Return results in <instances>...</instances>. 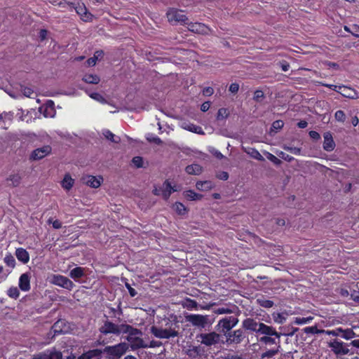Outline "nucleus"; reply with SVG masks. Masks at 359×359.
<instances>
[{
	"instance_id": "obj_1",
	"label": "nucleus",
	"mask_w": 359,
	"mask_h": 359,
	"mask_svg": "<svg viewBox=\"0 0 359 359\" xmlns=\"http://www.w3.org/2000/svg\"><path fill=\"white\" fill-rule=\"evenodd\" d=\"M242 328L251 333H255L259 337L258 341L265 346L275 345L274 347L262 353L261 359L271 358L280 351L281 332L276 329L264 323L257 321L252 318H247L242 322Z\"/></svg>"
},
{
	"instance_id": "obj_2",
	"label": "nucleus",
	"mask_w": 359,
	"mask_h": 359,
	"mask_svg": "<svg viewBox=\"0 0 359 359\" xmlns=\"http://www.w3.org/2000/svg\"><path fill=\"white\" fill-rule=\"evenodd\" d=\"M132 330L131 325L128 324H116L107 319L103 322V325L99 327V332L104 334H115L119 336L121 334H125L129 330Z\"/></svg>"
},
{
	"instance_id": "obj_3",
	"label": "nucleus",
	"mask_w": 359,
	"mask_h": 359,
	"mask_svg": "<svg viewBox=\"0 0 359 359\" xmlns=\"http://www.w3.org/2000/svg\"><path fill=\"white\" fill-rule=\"evenodd\" d=\"M180 330V325L177 320L170 322V325L166 328H160L156 326L151 327V332L157 338L159 339H170L171 337H178Z\"/></svg>"
},
{
	"instance_id": "obj_4",
	"label": "nucleus",
	"mask_w": 359,
	"mask_h": 359,
	"mask_svg": "<svg viewBox=\"0 0 359 359\" xmlns=\"http://www.w3.org/2000/svg\"><path fill=\"white\" fill-rule=\"evenodd\" d=\"M132 330L126 334H128L126 339L130 344L133 348H148V344L144 341V340L139 337L138 335L141 334L142 332L137 328L133 327L131 325Z\"/></svg>"
},
{
	"instance_id": "obj_5",
	"label": "nucleus",
	"mask_w": 359,
	"mask_h": 359,
	"mask_svg": "<svg viewBox=\"0 0 359 359\" xmlns=\"http://www.w3.org/2000/svg\"><path fill=\"white\" fill-rule=\"evenodd\" d=\"M196 340L206 346H215L220 342L221 336L215 332L196 334Z\"/></svg>"
},
{
	"instance_id": "obj_6",
	"label": "nucleus",
	"mask_w": 359,
	"mask_h": 359,
	"mask_svg": "<svg viewBox=\"0 0 359 359\" xmlns=\"http://www.w3.org/2000/svg\"><path fill=\"white\" fill-rule=\"evenodd\" d=\"M128 346L126 343H119L114 346H107L103 349V353L108 355L110 359H118L126 353Z\"/></svg>"
},
{
	"instance_id": "obj_7",
	"label": "nucleus",
	"mask_w": 359,
	"mask_h": 359,
	"mask_svg": "<svg viewBox=\"0 0 359 359\" xmlns=\"http://www.w3.org/2000/svg\"><path fill=\"white\" fill-rule=\"evenodd\" d=\"M168 20L171 24L180 23L182 25L187 24L188 18L183 14V11L177 8H170L166 13Z\"/></svg>"
},
{
	"instance_id": "obj_8",
	"label": "nucleus",
	"mask_w": 359,
	"mask_h": 359,
	"mask_svg": "<svg viewBox=\"0 0 359 359\" xmlns=\"http://www.w3.org/2000/svg\"><path fill=\"white\" fill-rule=\"evenodd\" d=\"M238 323V319L233 316H226L220 319L217 326L219 327V331L225 336L226 333H229L231 329L234 327Z\"/></svg>"
},
{
	"instance_id": "obj_9",
	"label": "nucleus",
	"mask_w": 359,
	"mask_h": 359,
	"mask_svg": "<svg viewBox=\"0 0 359 359\" xmlns=\"http://www.w3.org/2000/svg\"><path fill=\"white\" fill-rule=\"evenodd\" d=\"M177 191L175 186H172L169 181H164L162 187L155 186L152 192L156 196H162L167 201L170 194Z\"/></svg>"
},
{
	"instance_id": "obj_10",
	"label": "nucleus",
	"mask_w": 359,
	"mask_h": 359,
	"mask_svg": "<svg viewBox=\"0 0 359 359\" xmlns=\"http://www.w3.org/2000/svg\"><path fill=\"white\" fill-rule=\"evenodd\" d=\"M32 359H62V353L53 347L34 354Z\"/></svg>"
},
{
	"instance_id": "obj_11",
	"label": "nucleus",
	"mask_w": 359,
	"mask_h": 359,
	"mask_svg": "<svg viewBox=\"0 0 359 359\" xmlns=\"http://www.w3.org/2000/svg\"><path fill=\"white\" fill-rule=\"evenodd\" d=\"M226 341L229 344H241L245 337L243 331L241 329L231 331L229 333H226L225 335Z\"/></svg>"
},
{
	"instance_id": "obj_12",
	"label": "nucleus",
	"mask_w": 359,
	"mask_h": 359,
	"mask_svg": "<svg viewBox=\"0 0 359 359\" xmlns=\"http://www.w3.org/2000/svg\"><path fill=\"white\" fill-rule=\"evenodd\" d=\"M186 320L192 325L204 328L208 324V317L200 314H189Z\"/></svg>"
},
{
	"instance_id": "obj_13",
	"label": "nucleus",
	"mask_w": 359,
	"mask_h": 359,
	"mask_svg": "<svg viewBox=\"0 0 359 359\" xmlns=\"http://www.w3.org/2000/svg\"><path fill=\"white\" fill-rule=\"evenodd\" d=\"M187 25L188 29L194 33L206 35L211 32L210 29L203 23L187 22Z\"/></svg>"
},
{
	"instance_id": "obj_14",
	"label": "nucleus",
	"mask_w": 359,
	"mask_h": 359,
	"mask_svg": "<svg viewBox=\"0 0 359 359\" xmlns=\"http://www.w3.org/2000/svg\"><path fill=\"white\" fill-rule=\"evenodd\" d=\"M52 149L49 145L43 146L34 149L31 155L30 159L34 161L41 160L51 153Z\"/></svg>"
},
{
	"instance_id": "obj_15",
	"label": "nucleus",
	"mask_w": 359,
	"mask_h": 359,
	"mask_svg": "<svg viewBox=\"0 0 359 359\" xmlns=\"http://www.w3.org/2000/svg\"><path fill=\"white\" fill-rule=\"evenodd\" d=\"M39 111L46 118L54 117L56 114L54 102L48 100L43 105L39 107Z\"/></svg>"
},
{
	"instance_id": "obj_16",
	"label": "nucleus",
	"mask_w": 359,
	"mask_h": 359,
	"mask_svg": "<svg viewBox=\"0 0 359 359\" xmlns=\"http://www.w3.org/2000/svg\"><path fill=\"white\" fill-rule=\"evenodd\" d=\"M54 284L69 290H72L74 287V284L71 280L61 275L54 276Z\"/></svg>"
},
{
	"instance_id": "obj_17",
	"label": "nucleus",
	"mask_w": 359,
	"mask_h": 359,
	"mask_svg": "<svg viewBox=\"0 0 359 359\" xmlns=\"http://www.w3.org/2000/svg\"><path fill=\"white\" fill-rule=\"evenodd\" d=\"M337 92L349 99H357L358 97V93L355 89L346 86H339V90Z\"/></svg>"
},
{
	"instance_id": "obj_18",
	"label": "nucleus",
	"mask_w": 359,
	"mask_h": 359,
	"mask_svg": "<svg viewBox=\"0 0 359 359\" xmlns=\"http://www.w3.org/2000/svg\"><path fill=\"white\" fill-rule=\"evenodd\" d=\"M328 346L336 354H346L348 352V349L344 348V342L337 339L330 341Z\"/></svg>"
},
{
	"instance_id": "obj_19",
	"label": "nucleus",
	"mask_w": 359,
	"mask_h": 359,
	"mask_svg": "<svg viewBox=\"0 0 359 359\" xmlns=\"http://www.w3.org/2000/svg\"><path fill=\"white\" fill-rule=\"evenodd\" d=\"M324 142L323 149L327 151H331L334 150L335 147V143L333 140L332 135L330 132H326L323 135Z\"/></svg>"
},
{
	"instance_id": "obj_20",
	"label": "nucleus",
	"mask_w": 359,
	"mask_h": 359,
	"mask_svg": "<svg viewBox=\"0 0 359 359\" xmlns=\"http://www.w3.org/2000/svg\"><path fill=\"white\" fill-rule=\"evenodd\" d=\"M19 287L24 292L30 290V277L27 273H22L19 278Z\"/></svg>"
},
{
	"instance_id": "obj_21",
	"label": "nucleus",
	"mask_w": 359,
	"mask_h": 359,
	"mask_svg": "<svg viewBox=\"0 0 359 359\" xmlns=\"http://www.w3.org/2000/svg\"><path fill=\"white\" fill-rule=\"evenodd\" d=\"M181 128L184 129V130H189L190 132H192V133H196V134H199V135H204L205 133L204 131L203 130L202 128L200 127V126H196L193 123H191L189 122H182L180 125Z\"/></svg>"
},
{
	"instance_id": "obj_22",
	"label": "nucleus",
	"mask_w": 359,
	"mask_h": 359,
	"mask_svg": "<svg viewBox=\"0 0 359 359\" xmlns=\"http://www.w3.org/2000/svg\"><path fill=\"white\" fill-rule=\"evenodd\" d=\"M15 256L17 259L23 264H27L29 261V255L28 252L22 248L16 249Z\"/></svg>"
},
{
	"instance_id": "obj_23",
	"label": "nucleus",
	"mask_w": 359,
	"mask_h": 359,
	"mask_svg": "<svg viewBox=\"0 0 359 359\" xmlns=\"http://www.w3.org/2000/svg\"><path fill=\"white\" fill-rule=\"evenodd\" d=\"M243 150L252 158L260 161H264V158L261 154L255 149L252 147H242Z\"/></svg>"
},
{
	"instance_id": "obj_24",
	"label": "nucleus",
	"mask_w": 359,
	"mask_h": 359,
	"mask_svg": "<svg viewBox=\"0 0 359 359\" xmlns=\"http://www.w3.org/2000/svg\"><path fill=\"white\" fill-rule=\"evenodd\" d=\"M214 186V181H196V184L197 189L203 191H208Z\"/></svg>"
},
{
	"instance_id": "obj_25",
	"label": "nucleus",
	"mask_w": 359,
	"mask_h": 359,
	"mask_svg": "<svg viewBox=\"0 0 359 359\" xmlns=\"http://www.w3.org/2000/svg\"><path fill=\"white\" fill-rule=\"evenodd\" d=\"M183 196L188 201H199L203 198V195L198 194L193 190H187L184 191Z\"/></svg>"
},
{
	"instance_id": "obj_26",
	"label": "nucleus",
	"mask_w": 359,
	"mask_h": 359,
	"mask_svg": "<svg viewBox=\"0 0 359 359\" xmlns=\"http://www.w3.org/2000/svg\"><path fill=\"white\" fill-rule=\"evenodd\" d=\"M84 275V269L81 266L74 268L70 271L69 273V276L74 280L79 279L82 278Z\"/></svg>"
},
{
	"instance_id": "obj_27",
	"label": "nucleus",
	"mask_w": 359,
	"mask_h": 359,
	"mask_svg": "<svg viewBox=\"0 0 359 359\" xmlns=\"http://www.w3.org/2000/svg\"><path fill=\"white\" fill-rule=\"evenodd\" d=\"M202 167L198 164H192L186 167V172L189 175H199L202 172Z\"/></svg>"
},
{
	"instance_id": "obj_28",
	"label": "nucleus",
	"mask_w": 359,
	"mask_h": 359,
	"mask_svg": "<svg viewBox=\"0 0 359 359\" xmlns=\"http://www.w3.org/2000/svg\"><path fill=\"white\" fill-rule=\"evenodd\" d=\"M103 55H104V52L102 50H97L94 53L93 57L88 59V60H87L88 65L91 66V67L95 66L97 62V60L102 58Z\"/></svg>"
},
{
	"instance_id": "obj_29",
	"label": "nucleus",
	"mask_w": 359,
	"mask_h": 359,
	"mask_svg": "<svg viewBox=\"0 0 359 359\" xmlns=\"http://www.w3.org/2000/svg\"><path fill=\"white\" fill-rule=\"evenodd\" d=\"M182 306L188 310L197 309L198 303L194 299L186 298L182 303Z\"/></svg>"
},
{
	"instance_id": "obj_30",
	"label": "nucleus",
	"mask_w": 359,
	"mask_h": 359,
	"mask_svg": "<svg viewBox=\"0 0 359 359\" xmlns=\"http://www.w3.org/2000/svg\"><path fill=\"white\" fill-rule=\"evenodd\" d=\"M83 81L87 83L97 84L100 82V79L96 74H86L83 77Z\"/></svg>"
},
{
	"instance_id": "obj_31",
	"label": "nucleus",
	"mask_w": 359,
	"mask_h": 359,
	"mask_svg": "<svg viewBox=\"0 0 359 359\" xmlns=\"http://www.w3.org/2000/svg\"><path fill=\"white\" fill-rule=\"evenodd\" d=\"M173 208L176 211V212L180 215H184L188 212V209L185 207V205L180 203L176 202L173 205Z\"/></svg>"
},
{
	"instance_id": "obj_32",
	"label": "nucleus",
	"mask_w": 359,
	"mask_h": 359,
	"mask_svg": "<svg viewBox=\"0 0 359 359\" xmlns=\"http://www.w3.org/2000/svg\"><path fill=\"white\" fill-rule=\"evenodd\" d=\"M304 332L306 334H324L325 330L323 329H318L316 325L315 326H310V327H306L304 328Z\"/></svg>"
},
{
	"instance_id": "obj_33",
	"label": "nucleus",
	"mask_w": 359,
	"mask_h": 359,
	"mask_svg": "<svg viewBox=\"0 0 359 359\" xmlns=\"http://www.w3.org/2000/svg\"><path fill=\"white\" fill-rule=\"evenodd\" d=\"M257 304L264 308L269 309L273 307L274 303L273 301L269 299H266L264 298H258L257 299Z\"/></svg>"
},
{
	"instance_id": "obj_34",
	"label": "nucleus",
	"mask_w": 359,
	"mask_h": 359,
	"mask_svg": "<svg viewBox=\"0 0 359 359\" xmlns=\"http://www.w3.org/2000/svg\"><path fill=\"white\" fill-rule=\"evenodd\" d=\"M4 261L6 266L13 269L15 266V259L14 257L11 254L8 253L6 255Z\"/></svg>"
},
{
	"instance_id": "obj_35",
	"label": "nucleus",
	"mask_w": 359,
	"mask_h": 359,
	"mask_svg": "<svg viewBox=\"0 0 359 359\" xmlns=\"http://www.w3.org/2000/svg\"><path fill=\"white\" fill-rule=\"evenodd\" d=\"M7 294L9 297L17 299L20 296V291L17 287H11L7 291Z\"/></svg>"
},
{
	"instance_id": "obj_36",
	"label": "nucleus",
	"mask_w": 359,
	"mask_h": 359,
	"mask_svg": "<svg viewBox=\"0 0 359 359\" xmlns=\"http://www.w3.org/2000/svg\"><path fill=\"white\" fill-rule=\"evenodd\" d=\"M86 352L88 355L89 358L92 359L93 358H97L100 356H101V354L103 353V351L101 349H99V348H95V349L89 350Z\"/></svg>"
},
{
	"instance_id": "obj_37",
	"label": "nucleus",
	"mask_w": 359,
	"mask_h": 359,
	"mask_svg": "<svg viewBox=\"0 0 359 359\" xmlns=\"http://www.w3.org/2000/svg\"><path fill=\"white\" fill-rule=\"evenodd\" d=\"M341 333H342L341 337L346 340L351 339L355 335V332L351 329L343 330Z\"/></svg>"
},
{
	"instance_id": "obj_38",
	"label": "nucleus",
	"mask_w": 359,
	"mask_h": 359,
	"mask_svg": "<svg viewBox=\"0 0 359 359\" xmlns=\"http://www.w3.org/2000/svg\"><path fill=\"white\" fill-rule=\"evenodd\" d=\"M89 96L92 99H93L97 102H100L101 103H108L107 101L106 100V99L100 93H92L89 94Z\"/></svg>"
},
{
	"instance_id": "obj_39",
	"label": "nucleus",
	"mask_w": 359,
	"mask_h": 359,
	"mask_svg": "<svg viewBox=\"0 0 359 359\" xmlns=\"http://www.w3.org/2000/svg\"><path fill=\"white\" fill-rule=\"evenodd\" d=\"M313 320V317H297L294 320V323L297 325H304L310 323Z\"/></svg>"
},
{
	"instance_id": "obj_40",
	"label": "nucleus",
	"mask_w": 359,
	"mask_h": 359,
	"mask_svg": "<svg viewBox=\"0 0 359 359\" xmlns=\"http://www.w3.org/2000/svg\"><path fill=\"white\" fill-rule=\"evenodd\" d=\"M229 116V113L227 111V109L225 108H221L218 110L217 114V119L218 121L219 120H224Z\"/></svg>"
},
{
	"instance_id": "obj_41",
	"label": "nucleus",
	"mask_w": 359,
	"mask_h": 359,
	"mask_svg": "<svg viewBox=\"0 0 359 359\" xmlns=\"http://www.w3.org/2000/svg\"><path fill=\"white\" fill-rule=\"evenodd\" d=\"M103 135L108 140H111L113 142H118L120 139L119 137L115 138L114 135L109 130H105L103 132Z\"/></svg>"
},
{
	"instance_id": "obj_42",
	"label": "nucleus",
	"mask_w": 359,
	"mask_h": 359,
	"mask_svg": "<svg viewBox=\"0 0 359 359\" xmlns=\"http://www.w3.org/2000/svg\"><path fill=\"white\" fill-rule=\"evenodd\" d=\"M200 348L198 346H193L192 348L188 349L187 351V354L189 357L195 358L196 356L199 355Z\"/></svg>"
},
{
	"instance_id": "obj_43",
	"label": "nucleus",
	"mask_w": 359,
	"mask_h": 359,
	"mask_svg": "<svg viewBox=\"0 0 359 359\" xmlns=\"http://www.w3.org/2000/svg\"><path fill=\"white\" fill-rule=\"evenodd\" d=\"M264 154L266 155V158L273 162L275 165H280L281 163V161L276 156L273 155L272 154L265 151Z\"/></svg>"
},
{
	"instance_id": "obj_44",
	"label": "nucleus",
	"mask_w": 359,
	"mask_h": 359,
	"mask_svg": "<svg viewBox=\"0 0 359 359\" xmlns=\"http://www.w3.org/2000/svg\"><path fill=\"white\" fill-rule=\"evenodd\" d=\"M335 119L341 123H344L346 120V115L342 110H338L334 114Z\"/></svg>"
},
{
	"instance_id": "obj_45",
	"label": "nucleus",
	"mask_w": 359,
	"mask_h": 359,
	"mask_svg": "<svg viewBox=\"0 0 359 359\" xmlns=\"http://www.w3.org/2000/svg\"><path fill=\"white\" fill-rule=\"evenodd\" d=\"M20 90L25 96L28 97H31L32 95L34 93V91L32 88L22 86L20 87Z\"/></svg>"
},
{
	"instance_id": "obj_46",
	"label": "nucleus",
	"mask_w": 359,
	"mask_h": 359,
	"mask_svg": "<svg viewBox=\"0 0 359 359\" xmlns=\"http://www.w3.org/2000/svg\"><path fill=\"white\" fill-rule=\"evenodd\" d=\"M343 331V329L341 327H339L336 330H325V332H324V334H326L327 335H331V336H334V337H337V336H339V333H341V332Z\"/></svg>"
},
{
	"instance_id": "obj_47",
	"label": "nucleus",
	"mask_w": 359,
	"mask_h": 359,
	"mask_svg": "<svg viewBox=\"0 0 359 359\" xmlns=\"http://www.w3.org/2000/svg\"><path fill=\"white\" fill-rule=\"evenodd\" d=\"M61 186L63 189L68 191L74 186V181H60Z\"/></svg>"
},
{
	"instance_id": "obj_48",
	"label": "nucleus",
	"mask_w": 359,
	"mask_h": 359,
	"mask_svg": "<svg viewBox=\"0 0 359 359\" xmlns=\"http://www.w3.org/2000/svg\"><path fill=\"white\" fill-rule=\"evenodd\" d=\"M283 149L286 151H289L295 155H299L301 154V149L297 147H292L288 146H283Z\"/></svg>"
},
{
	"instance_id": "obj_49",
	"label": "nucleus",
	"mask_w": 359,
	"mask_h": 359,
	"mask_svg": "<svg viewBox=\"0 0 359 359\" xmlns=\"http://www.w3.org/2000/svg\"><path fill=\"white\" fill-rule=\"evenodd\" d=\"M264 97V94L262 90H257L254 93V100L256 102H260L262 99Z\"/></svg>"
},
{
	"instance_id": "obj_50",
	"label": "nucleus",
	"mask_w": 359,
	"mask_h": 359,
	"mask_svg": "<svg viewBox=\"0 0 359 359\" xmlns=\"http://www.w3.org/2000/svg\"><path fill=\"white\" fill-rule=\"evenodd\" d=\"M284 126V123L281 120L275 121L272 124V130H277L281 129Z\"/></svg>"
},
{
	"instance_id": "obj_51",
	"label": "nucleus",
	"mask_w": 359,
	"mask_h": 359,
	"mask_svg": "<svg viewBox=\"0 0 359 359\" xmlns=\"http://www.w3.org/2000/svg\"><path fill=\"white\" fill-rule=\"evenodd\" d=\"M147 140L149 142H154L156 144H161L163 143L162 140L158 137H154V136H152V135H148L147 137Z\"/></svg>"
},
{
	"instance_id": "obj_52",
	"label": "nucleus",
	"mask_w": 359,
	"mask_h": 359,
	"mask_svg": "<svg viewBox=\"0 0 359 359\" xmlns=\"http://www.w3.org/2000/svg\"><path fill=\"white\" fill-rule=\"evenodd\" d=\"M103 181H86V185L93 187V188H98L101 185V182Z\"/></svg>"
},
{
	"instance_id": "obj_53",
	"label": "nucleus",
	"mask_w": 359,
	"mask_h": 359,
	"mask_svg": "<svg viewBox=\"0 0 359 359\" xmlns=\"http://www.w3.org/2000/svg\"><path fill=\"white\" fill-rule=\"evenodd\" d=\"M142 158L140 156H135L133 158V163L137 168H140L142 166Z\"/></svg>"
},
{
	"instance_id": "obj_54",
	"label": "nucleus",
	"mask_w": 359,
	"mask_h": 359,
	"mask_svg": "<svg viewBox=\"0 0 359 359\" xmlns=\"http://www.w3.org/2000/svg\"><path fill=\"white\" fill-rule=\"evenodd\" d=\"M222 359H245L241 355L228 353Z\"/></svg>"
},
{
	"instance_id": "obj_55",
	"label": "nucleus",
	"mask_w": 359,
	"mask_h": 359,
	"mask_svg": "<svg viewBox=\"0 0 359 359\" xmlns=\"http://www.w3.org/2000/svg\"><path fill=\"white\" fill-rule=\"evenodd\" d=\"M126 287L128 289L130 297H134L137 294L136 290L133 287H132L128 283H126Z\"/></svg>"
},
{
	"instance_id": "obj_56",
	"label": "nucleus",
	"mask_w": 359,
	"mask_h": 359,
	"mask_svg": "<svg viewBox=\"0 0 359 359\" xmlns=\"http://www.w3.org/2000/svg\"><path fill=\"white\" fill-rule=\"evenodd\" d=\"M239 90V85L236 83H231L229 86V91L232 93H236Z\"/></svg>"
},
{
	"instance_id": "obj_57",
	"label": "nucleus",
	"mask_w": 359,
	"mask_h": 359,
	"mask_svg": "<svg viewBox=\"0 0 359 359\" xmlns=\"http://www.w3.org/2000/svg\"><path fill=\"white\" fill-rule=\"evenodd\" d=\"M214 90L212 87H206L203 90V95L210 96L213 94Z\"/></svg>"
},
{
	"instance_id": "obj_58",
	"label": "nucleus",
	"mask_w": 359,
	"mask_h": 359,
	"mask_svg": "<svg viewBox=\"0 0 359 359\" xmlns=\"http://www.w3.org/2000/svg\"><path fill=\"white\" fill-rule=\"evenodd\" d=\"M351 299L354 302L359 303V290H354L353 292H351Z\"/></svg>"
},
{
	"instance_id": "obj_59",
	"label": "nucleus",
	"mask_w": 359,
	"mask_h": 359,
	"mask_svg": "<svg viewBox=\"0 0 359 359\" xmlns=\"http://www.w3.org/2000/svg\"><path fill=\"white\" fill-rule=\"evenodd\" d=\"M76 13L80 15H83V14L86 15V8L83 6H79L76 8Z\"/></svg>"
},
{
	"instance_id": "obj_60",
	"label": "nucleus",
	"mask_w": 359,
	"mask_h": 359,
	"mask_svg": "<svg viewBox=\"0 0 359 359\" xmlns=\"http://www.w3.org/2000/svg\"><path fill=\"white\" fill-rule=\"evenodd\" d=\"M280 157H281L283 159L291 162L294 160V158L292 156H289L288 154H285L284 152H280L279 154Z\"/></svg>"
},
{
	"instance_id": "obj_61",
	"label": "nucleus",
	"mask_w": 359,
	"mask_h": 359,
	"mask_svg": "<svg viewBox=\"0 0 359 359\" xmlns=\"http://www.w3.org/2000/svg\"><path fill=\"white\" fill-rule=\"evenodd\" d=\"M309 136L316 140H318L320 138V134L318 132L313 130L309 132Z\"/></svg>"
},
{
	"instance_id": "obj_62",
	"label": "nucleus",
	"mask_w": 359,
	"mask_h": 359,
	"mask_svg": "<svg viewBox=\"0 0 359 359\" xmlns=\"http://www.w3.org/2000/svg\"><path fill=\"white\" fill-rule=\"evenodd\" d=\"M210 107V102H205L201 104V109L202 111H207Z\"/></svg>"
},
{
	"instance_id": "obj_63",
	"label": "nucleus",
	"mask_w": 359,
	"mask_h": 359,
	"mask_svg": "<svg viewBox=\"0 0 359 359\" xmlns=\"http://www.w3.org/2000/svg\"><path fill=\"white\" fill-rule=\"evenodd\" d=\"M52 224H53V227L55 229H59L62 227V222L58 219L54 220L52 222Z\"/></svg>"
},
{
	"instance_id": "obj_64",
	"label": "nucleus",
	"mask_w": 359,
	"mask_h": 359,
	"mask_svg": "<svg viewBox=\"0 0 359 359\" xmlns=\"http://www.w3.org/2000/svg\"><path fill=\"white\" fill-rule=\"evenodd\" d=\"M285 320V318L283 317L280 313L278 314V317L275 318V322L278 323H283Z\"/></svg>"
}]
</instances>
